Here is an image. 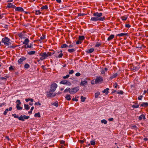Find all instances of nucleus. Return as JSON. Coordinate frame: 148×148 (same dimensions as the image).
Returning a JSON list of instances; mask_svg holds the SVG:
<instances>
[{"label":"nucleus","instance_id":"nucleus-1","mask_svg":"<svg viewBox=\"0 0 148 148\" xmlns=\"http://www.w3.org/2000/svg\"><path fill=\"white\" fill-rule=\"evenodd\" d=\"M103 15V13L101 12L99 13L98 12H95L93 13V17L91 18L90 21H104L105 19V17H101V16Z\"/></svg>","mask_w":148,"mask_h":148},{"label":"nucleus","instance_id":"nucleus-2","mask_svg":"<svg viewBox=\"0 0 148 148\" xmlns=\"http://www.w3.org/2000/svg\"><path fill=\"white\" fill-rule=\"evenodd\" d=\"M10 40V38L6 37L2 39L1 42L4 43V45L9 46L11 44V42H9Z\"/></svg>","mask_w":148,"mask_h":148},{"label":"nucleus","instance_id":"nucleus-3","mask_svg":"<svg viewBox=\"0 0 148 148\" xmlns=\"http://www.w3.org/2000/svg\"><path fill=\"white\" fill-rule=\"evenodd\" d=\"M54 92L50 90L47 91V97H53L56 95V94L53 93Z\"/></svg>","mask_w":148,"mask_h":148},{"label":"nucleus","instance_id":"nucleus-4","mask_svg":"<svg viewBox=\"0 0 148 148\" xmlns=\"http://www.w3.org/2000/svg\"><path fill=\"white\" fill-rule=\"evenodd\" d=\"M79 90V87H75L73 88H70V93L71 94H73L77 92Z\"/></svg>","mask_w":148,"mask_h":148},{"label":"nucleus","instance_id":"nucleus-5","mask_svg":"<svg viewBox=\"0 0 148 148\" xmlns=\"http://www.w3.org/2000/svg\"><path fill=\"white\" fill-rule=\"evenodd\" d=\"M58 87V85L56 83H54L51 85V88L49 90L51 91L54 92Z\"/></svg>","mask_w":148,"mask_h":148},{"label":"nucleus","instance_id":"nucleus-6","mask_svg":"<svg viewBox=\"0 0 148 148\" xmlns=\"http://www.w3.org/2000/svg\"><path fill=\"white\" fill-rule=\"evenodd\" d=\"M103 81L102 77L101 76L97 77L95 80V84H97L99 83H101Z\"/></svg>","mask_w":148,"mask_h":148},{"label":"nucleus","instance_id":"nucleus-7","mask_svg":"<svg viewBox=\"0 0 148 148\" xmlns=\"http://www.w3.org/2000/svg\"><path fill=\"white\" fill-rule=\"evenodd\" d=\"M47 53L46 52H44L43 53H41L39 54V56H41L40 58L41 60H43L47 57Z\"/></svg>","mask_w":148,"mask_h":148},{"label":"nucleus","instance_id":"nucleus-8","mask_svg":"<svg viewBox=\"0 0 148 148\" xmlns=\"http://www.w3.org/2000/svg\"><path fill=\"white\" fill-rule=\"evenodd\" d=\"M60 84L66 85L68 86H70L71 85V83L70 82L66 80L62 81L60 82Z\"/></svg>","mask_w":148,"mask_h":148},{"label":"nucleus","instance_id":"nucleus-9","mask_svg":"<svg viewBox=\"0 0 148 148\" xmlns=\"http://www.w3.org/2000/svg\"><path fill=\"white\" fill-rule=\"evenodd\" d=\"M29 118V116H27L26 115H21L19 117V120L22 121H24L25 119H27Z\"/></svg>","mask_w":148,"mask_h":148},{"label":"nucleus","instance_id":"nucleus-10","mask_svg":"<svg viewBox=\"0 0 148 148\" xmlns=\"http://www.w3.org/2000/svg\"><path fill=\"white\" fill-rule=\"evenodd\" d=\"M33 43H31L29 44V45L28 44V45H24L22 47V48H25L26 49L31 48L33 47Z\"/></svg>","mask_w":148,"mask_h":148},{"label":"nucleus","instance_id":"nucleus-11","mask_svg":"<svg viewBox=\"0 0 148 148\" xmlns=\"http://www.w3.org/2000/svg\"><path fill=\"white\" fill-rule=\"evenodd\" d=\"M26 59V58L24 57L21 58L18 61V64H22L23 62Z\"/></svg>","mask_w":148,"mask_h":148},{"label":"nucleus","instance_id":"nucleus-12","mask_svg":"<svg viewBox=\"0 0 148 148\" xmlns=\"http://www.w3.org/2000/svg\"><path fill=\"white\" fill-rule=\"evenodd\" d=\"M12 107H10L9 108H7L3 112V114L4 115H6L8 111H10L12 110Z\"/></svg>","mask_w":148,"mask_h":148},{"label":"nucleus","instance_id":"nucleus-13","mask_svg":"<svg viewBox=\"0 0 148 148\" xmlns=\"http://www.w3.org/2000/svg\"><path fill=\"white\" fill-rule=\"evenodd\" d=\"M15 10L16 11L19 12H23L24 11L23 9L21 7H16Z\"/></svg>","mask_w":148,"mask_h":148},{"label":"nucleus","instance_id":"nucleus-14","mask_svg":"<svg viewBox=\"0 0 148 148\" xmlns=\"http://www.w3.org/2000/svg\"><path fill=\"white\" fill-rule=\"evenodd\" d=\"M29 40L28 38H26L25 39L24 41L23 42V44L25 45H27L29 44Z\"/></svg>","mask_w":148,"mask_h":148},{"label":"nucleus","instance_id":"nucleus-15","mask_svg":"<svg viewBox=\"0 0 148 148\" xmlns=\"http://www.w3.org/2000/svg\"><path fill=\"white\" fill-rule=\"evenodd\" d=\"M7 7L9 8H16V6L15 5L12 4V3H9L8 5H7Z\"/></svg>","mask_w":148,"mask_h":148},{"label":"nucleus","instance_id":"nucleus-16","mask_svg":"<svg viewBox=\"0 0 148 148\" xmlns=\"http://www.w3.org/2000/svg\"><path fill=\"white\" fill-rule=\"evenodd\" d=\"M142 119H143L144 120L146 119V118L145 115L143 114L141 115L140 116L138 117V119L139 120H141Z\"/></svg>","mask_w":148,"mask_h":148},{"label":"nucleus","instance_id":"nucleus-17","mask_svg":"<svg viewBox=\"0 0 148 148\" xmlns=\"http://www.w3.org/2000/svg\"><path fill=\"white\" fill-rule=\"evenodd\" d=\"M75 51L76 49H68L67 50L68 51L71 53L74 52Z\"/></svg>","mask_w":148,"mask_h":148},{"label":"nucleus","instance_id":"nucleus-18","mask_svg":"<svg viewBox=\"0 0 148 148\" xmlns=\"http://www.w3.org/2000/svg\"><path fill=\"white\" fill-rule=\"evenodd\" d=\"M87 83V81L86 80L82 81L80 84V85L81 86H84Z\"/></svg>","mask_w":148,"mask_h":148},{"label":"nucleus","instance_id":"nucleus-19","mask_svg":"<svg viewBox=\"0 0 148 148\" xmlns=\"http://www.w3.org/2000/svg\"><path fill=\"white\" fill-rule=\"evenodd\" d=\"M141 107H147L148 106V103L147 102H143L140 105Z\"/></svg>","mask_w":148,"mask_h":148},{"label":"nucleus","instance_id":"nucleus-20","mask_svg":"<svg viewBox=\"0 0 148 148\" xmlns=\"http://www.w3.org/2000/svg\"><path fill=\"white\" fill-rule=\"evenodd\" d=\"M128 33H121L120 34H117L116 36H119V37H121L124 36H127Z\"/></svg>","mask_w":148,"mask_h":148},{"label":"nucleus","instance_id":"nucleus-21","mask_svg":"<svg viewBox=\"0 0 148 148\" xmlns=\"http://www.w3.org/2000/svg\"><path fill=\"white\" fill-rule=\"evenodd\" d=\"M114 36L113 34H111L110 36H109L107 38V40L110 41L112 39L114 38Z\"/></svg>","mask_w":148,"mask_h":148},{"label":"nucleus","instance_id":"nucleus-22","mask_svg":"<svg viewBox=\"0 0 148 148\" xmlns=\"http://www.w3.org/2000/svg\"><path fill=\"white\" fill-rule=\"evenodd\" d=\"M71 95L69 94H67L65 97L66 99L68 101H70L71 99V98L70 97Z\"/></svg>","mask_w":148,"mask_h":148},{"label":"nucleus","instance_id":"nucleus-23","mask_svg":"<svg viewBox=\"0 0 148 148\" xmlns=\"http://www.w3.org/2000/svg\"><path fill=\"white\" fill-rule=\"evenodd\" d=\"M100 92H97L95 93V98H97L100 95Z\"/></svg>","mask_w":148,"mask_h":148},{"label":"nucleus","instance_id":"nucleus-24","mask_svg":"<svg viewBox=\"0 0 148 148\" xmlns=\"http://www.w3.org/2000/svg\"><path fill=\"white\" fill-rule=\"evenodd\" d=\"M24 106L25 108V109L26 110H29L30 107L29 106V105L28 104H24Z\"/></svg>","mask_w":148,"mask_h":148},{"label":"nucleus","instance_id":"nucleus-25","mask_svg":"<svg viewBox=\"0 0 148 148\" xmlns=\"http://www.w3.org/2000/svg\"><path fill=\"white\" fill-rule=\"evenodd\" d=\"M94 49L93 48H90L89 50L86 51L88 53H91L94 51Z\"/></svg>","mask_w":148,"mask_h":148},{"label":"nucleus","instance_id":"nucleus-26","mask_svg":"<svg viewBox=\"0 0 148 148\" xmlns=\"http://www.w3.org/2000/svg\"><path fill=\"white\" fill-rule=\"evenodd\" d=\"M85 38V37L84 36H80L78 37V38L80 41L83 40Z\"/></svg>","mask_w":148,"mask_h":148},{"label":"nucleus","instance_id":"nucleus-27","mask_svg":"<svg viewBox=\"0 0 148 148\" xmlns=\"http://www.w3.org/2000/svg\"><path fill=\"white\" fill-rule=\"evenodd\" d=\"M70 88L69 87H67L64 90V92L66 93L68 92H69L70 93Z\"/></svg>","mask_w":148,"mask_h":148},{"label":"nucleus","instance_id":"nucleus-28","mask_svg":"<svg viewBox=\"0 0 148 148\" xmlns=\"http://www.w3.org/2000/svg\"><path fill=\"white\" fill-rule=\"evenodd\" d=\"M36 53V52L34 51H31L27 52V54L29 55H34Z\"/></svg>","mask_w":148,"mask_h":148},{"label":"nucleus","instance_id":"nucleus-29","mask_svg":"<svg viewBox=\"0 0 148 148\" xmlns=\"http://www.w3.org/2000/svg\"><path fill=\"white\" fill-rule=\"evenodd\" d=\"M18 36L19 37L21 38L24 39L25 38V37H24V35L21 33H20L18 34Z\"/></svg>","mask_w":148,"mask_h":148},{"label":"nucleus","instance_id":"nucleus-30","mask_svg":"<svg viewBox=\"0 0 148 148\" xmlns=\"http://www.w3.org/2000/svg\"><path fill=\"white\" fill-rule=\"evenodd\" d=\"M117 75H118V74L117 73H115V74H114L113 75H111L110 76V78L111 79H113V78L116 77L117 76Z\"/></svg>","mask_w":148,"mask_h":148},{"label":"nucleus","instance_id":"nucleus-31","mask_svg":"<svg viewBox=\"0 0 148 148\" xmlns=\"http://www.w3.org/2000/svg\"><path fill=\"white\" fill-rule=\"evenodd\" d=\"M16 108L18 110H21L23 108L22 107L20 106V105H19L18 104H16Z\"/></svg>","mask_w":148,"mask_h":148},{"label":"nucleus","instance_id":"nucleus-32","mask_svg":"<svg viewBox=\"0 0 148 148\" xmlns=\"http://www.w3.org/2000/svg\"><path fill=\"white\" fill-rule=\"evenodd\" d=\"M34 116L36 117H40L41 116L40 115V112H38L36 113H35L34 115Z\"/></svg>","mask_w":148,"mask_h":148},{"label":"nucleus","instance_id":"nucleus-33","mask_svg":"<svg viewBox=\"0 0 148 148\" xmlns=\"http://www.w3.org/2000/svg\"><path fill=\"white\" fill-rule=\"evenodd\" d=\"M86 98L85 97H84L83 96H82L81 97V100L82 102H84L85 101V99Z\"/></svg>","mask_w":148,"mask_h":148},{"label":"nucleus","instance_id":"nucleus-34","mask_svg":"<svg viewBox=\"0 0 148 148\" xmlns=\"http://www.w3.org/2000/svg\"><path fill=\"white\" fill-rule=\"evenodd\" d=\"M132 69L134 70L135 71H136L139 70V68L137 66H133V67L132 68Z\"/></svg>","mask_w":148,"mask_h":148},{"label":"nucleus","instance_id":"nucleus-35","mask_svg":"<svg viewBox=\"0 0 148 148\" xmlns=\"http://www.w3.org/2000/svg\"><path fill=\"white\" fill-rule=\"evenodd\" d=\"M30 66L29 64L27 63H26L25 64L24 67L26 69H28L29 68Z\"/></svg>","mask_w":148,"mask_h":148},{"label":"nucleus","instance_id":"nucleus-36","mask_svg":"<svg viewBox=\"0 0 148 148\" xmlns=\"http://www.w3.org/2000/svg\"><path fill=\"white\" fill-rule=\"evenodd\" d=\"M48 8V7L47 5H45L43 6L42 7H41V9L42 10L47 9Z\"/></svg>","mask_w":148,"mask_h":148},{"label":"nucleus","instance_id":"nucleus-37","mask_svg":"<svg viewBox=\"0 0 148 148\" xmlns=\"http://www.w3.org/2000/svg\"><path fill=\"white\" fill-rule=\"evenodd\" d=\"M29 101H30L31 102H32L34 101V99L32 98H28L25 99V101L26 102H28Z\"/></svg>","mask_w":148,"mask_h":148},{"label":"nucleus","instance_id":"nucleus-38","mask_svg":"<svg viewBox=\"0 0 148 148\" xmlns=\"http://www.w3.org/2000/svg\"><path fill=\"white\" fill-rule=\"evenodd\" d=\"M68 45L66 44H63L61 46L60 48H66L68 47Z\"/></svg>","mask_w":148,"mask_h":148},{"label":"nucleus","instance_id":"nucleus-39","mask_svg":"<svg viewBox=\"0 0 148 148\" xmlns=\"http://www.w3.org/2000/svg\"><path fill=\"white\" fill-rule=\"evenodd\" d=\"M101 122L102 123H104L105 124H106L107 123V121L105 119H103L101 120Z\"/></svg>","mask_w":148,"mask_h":148},{"label":"nucleus","instance_id":"nucleus-40","mask_svg":"<svg viewBox=\"0 0 148 148\" xmlns=\"http://www.w3.org/2000/svg\"><path fill=\"white\" fill-rule=\"evenodd\" d=\"M52 105L56 107H58V102L57 101L55 102L54 103H52Z\"/></svg>","mask_w":148,"mask_h":148},{"label":"nucleus","instance_id":"nucleus-41","mask_svg":"<svg viewBox=\"0 0 148 148\" xmlns=\"http://www.w3.org/2000/svg\"><path fill=\"white\" fill-rule=\"evenodd\" d=\"M121 18L122 19V20L124 21H125L127 19V17H126L124 16H121Z\"/></svg>","mask_w":148,"mask_h":148},{"label":"nucleus","instance_id":"nucleus-42","mask_svg":"<svg viewBox=\"0 0 148 148\" xmlns=\"http://www.w3.org/2000/svg\"><path fill=\"white\" fill-rule=\"evenodd\" d=\"M63 55V54L62 53H60V54L58 55V56H56V58H61Z\"/></svg>","mask_w":148,"mask_h":148},{"label":"nucleus","instance_id":"nucleus-43","mask_svg":"<svg viewBox=\"0 0 148 148\" xmlns=\"http://www.w3.org/2000/svg\"><path fill=\"white\" fill-rule=\"evenodd\" d=\"M41 14V12H40L39 10L36 11L35 14L36 15H38Z\"/></svg>","mask_w":148,"mask_h":148},{"label":"nucleus","instance_id":"nucleus-44","mask_svg":"<svg viewBox=\"0 0 148 148\" xmlns=\"http://www.w3.org/2000/svg\"><path fill=\"white\" fill-rule=\"evenodd\" d=\"M12 115L14 118H18V119H19V117L18 116V115H16V114H12Z\"/></svg>","mask_w":148,"mask_h":148},{"label":"nucleus","instance_id":"nucleus-45","mask_svg":"<svg viewBox=\"0 0 148 148\" xmlns=\"http://www.w3.org/2000/svg\"><path fill=\"white\" fill-rule=\"evenodd\" d=\"M90 143L91 145H95V140H92L90 141Z\"/></svg>","mask_w":148,"mask_h":148},{"label":"nucleus","instance_id":"nucleus-46","mask_svg":"<svg viewBox=\"0 0 148 148\" xmlns=\"http://www.w3.org/2000/svg\"><path fill=\"white\" fill-rule=\"evenodd\" d=\"M139 105L138 104L137 105H133L132 106V107L134 108H137L139 107Z\"/></svg>","mask_w":148,"mask_h":148},{"label":"nucleus","instance_id":"nucleus-47","mask_svg":"<svg viewBox=\"0 0 148 148\" xmlns=\"http://www.w3.org/2000/svg\"><path fill=\"white\" fill-rule=\"evenodd\" d=\"M45 38V36L44 35H42V36L41 37L39 40L40 41V40L44 39Z\"/></svg>","mask_w":148,"mask_h":148},{"label":"nucleus","instance_id":"nucleus-48","mask_svg":"<svg viewBox=\"0 0 148 148\" xmlns=\"http://www.w3.org/2000/svg\"><path fill=\"white\" fill-rule=\"evenodd\" d=\"M102 92L103 93H105L106 95H107L108 94V91H106L105 89Z\"/></svg>","mask_w":148,"mask_h":148},{"label":"nucleus","instance_id":"nucleus-49","mask_svg":"<svg viewBox=\"0 0 148 148\" xmlns=\"http://www.w3.org/2000/svg\"><path fill=\"white\" fill-rule=\"evenodd\" d=\"M117 93L119 94L123 95V92L122 90H120L119 91L117 92Z\"/></svg>","mask_w":148,"mask_h":148},{"label":"nucleus","instance_id":"nucleus-50","mask_svg":"<svg viewBox=\"0 0 148 148\" xmlns=\"http://www.w3.org/2000/svg\"><path fill=\"white\" fill-rule=\"evenodd\" d=\"M86 14H84V13H79L78 14V16H83L84 15H86Z\"/></svg>","mask_w":148,"mask_h":148},{"label":"nucleus","instance_id":"nucleus-51","mask_svg":"<svg viewBox=\"0 0 148 148\" xmlns=\"http://www.w3.org/2000/svg\"><path fill=\"white\" fill-rule=\"evenodd\" d=\"M74 71L73 70H71L69 71V74L70 75L74 73Z\"/></svg>","mask_w":148,"mask_h":148},{"label":"nucleus","instance_id":"nucleus-52","mask_svg":"<svg viewBox=\"0 0 148 148\" xmlns=\"http://www.w3.org/2000/svg\"><path fill=\"white\" fill-rule=\"evenodd\" d=\"M5 105H6V103L5 102H3L1 103H0V107H2L4 106Z\"/></svg>","mask_w":148,"mask_h":148},{"label":"nucleus","instance_id":"nucleus-53","mask_svg":"<svg viewBox=\"0 0 148 148\" xmlns=\"http://www.w3.org/2000/svg\"><path fill=\"white\" fill-rule=\"evenodd\" d=\"M69 75H67L66 76H63L62 77L64 79H66L67 78H68V77H69Z\"/></svg>","mask_w":148,"mask_h":148},{"label":"nucleus","instance_id":"nucleus-54","mask_svg":"<svg viewBox=\"0 0 148 148\" xmlns=\"http://www.w3.org/2000/svg\"><path fill=\"white\" fill-rule=\"evenodd\" d=\"M16 102L18 103L16 104H18L19 105H20L21 103L19 99H18L16 100Z\"/></svg>","mask_w":148,"mask_h":148},{"label":"nucleus","instance_id":"nucleus-55","mask_svg":"<svg viewBox=\"0 0 148 148\" xmlns=\"http://www.w3.org/2000/svg\"><path fill=\"white\" fill-rule=\"evenodd\" d=\"M86 141L85 139H84L83 140H79V142L81 143H83L85 141Z\"/></svg>","mask_w":148,"mask_h":148},{"label":"nucleus","instance_id":"nucleus-56","mask_svg":"<svg viewBox=\"0 0 148 148\" xmlns=\"http://www.w3.org/2000/svg\"><path fill=\"white\" fill-rule=\"evenodd\" d=\"M125 27H126L129 28L131 27V25L129 24H127L125 25Z\"/></svg>","mask_w":148,"mask_h":148},{"label":"nucleus","instance_id":"nucleus-57","mask_svg":"<svg viewBox=\"0 0 148 148\" xmlns=\"http://www.w3.org/2000/svg\"><path fill=\"white\" fill-rule=\"evenodd\" d=\"M47 57L49 56H50L52 55V53L50 52H48L47 53Z\"/></svg>","mask_w":148,"mask_h":148},{"label":"nucleus","instance_id":"nucleus-58","mask_svg":"<svg viewBox=\"0 0 148 148\" xmlns=\"http://www.w3.org/2000/svg\"><path fill=\"white\" fill-rule=\"evenodd\" d=\"M60 53L59 51H57V53H55L54 54V56L56 58V56H58V54Z\"/></svg>","mask_w":148,"mask_h":148},{"label":"nucleus","instance_id":"nucleus-59","mask_svg":"<svg viewBox=\"0 0 148 148\" xmlns=\"http://www.w3.org/2000/svg\"><path fill=\"white\" fill-rule=\"evenodd\" d=\"M82 43V42L80 40H78L76 41V44L77 45H79Z\"/></svg>","mask_w":148,"mask_h":148},{"label":"nucleus","instance_id":"nucleus-60","mask_svg":"<svg viewBox=\"0 0 148 148\" xmlns=\"http://www.w3.org/2000/svg\"><path fill=\"white\" fill-rule=\"evenodd\" d=\"M81 75V74L80 73H79V72H77V73L76 74H75V75L76 76H80V75Z\"/></svg>","mask_w":148,"mask_h":148},{"label":"nucleus","instance_id":"nucleus-61","mask_svg":"<svg viewBox=\"0 0 148 148\" xmlns=\"http://www.w3.org/2000/svg\"><path fill=\"white\" fill-rule=\"evenodd\" d=\"M143 97V95H140L139 97H138V99L139 100H141L142 99V98Z\"/></svg>","mask_w":148,"mask_h":148},{"label":"nucleus","instance_id":"nucleus-62","mask_svg":"<svg viewBox=\"0 0 148 148\" xmlns=\"http://www.w3.org/2000/svg\"><path fill=\"white\" fill-rule=\"evenodd\" d=\"M91 83L92 84H95V81L94 80H92L91 81Z\"/></svg>","mask_w":148,"mask_h":148},{"label":"nucleus","instance_id":"nucleus-63","mask_svg":"<svg viewBox=\"0 0 148 148\" xmlns=\"http://www.w3.org/2000/svg\"><path fill=\"white\" fill-rule=\"evenodd\" d=\"M72 100L74 101H77L78 99L76 98H74L72 99Z\"/></svg>","mask_w":148,"mask_h":148},{"label":"nucleus","instance_id":"nucleus-64","mask_svg":"<svg viewBox=\"0 0 148 148\" xmlns=\"http://www.w3.org/2000/svg\"><path fill=\"white\" fill-rule=\"evenodd\" d=\"M114 88H116L117 87V86H118V85H117V83H116V82H115L114 83Z\"/></svg>","mask_w":148,"mask_h":148}]
</instances>
